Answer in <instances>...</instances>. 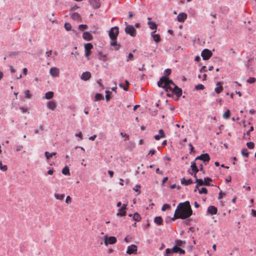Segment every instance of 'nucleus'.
Wrapping results in <instances>:
<instances>
[{"label": "nucleus", "instance_id": "f257e3e1", "mask_svg": "<svg viewBox=\"0 0 256 256\" xmlns=\"http://www.w3.org/2000/svg\"><path fill=\"white\" fill-rule=\"evenodd\" d=\"M192 211L189 202L186 201L180 203L177 206L174 212V218L172 220L187 218L192 214Z\"/></svg>", "mask_w": 256, "mask_h": 256}, {"label": "nucleus", "instance_id": "f03ea898", "mask_svg": "<svg viewBox=\"0 0 256 256\" xmlns=\"http://www.w3.org/2000/svg\"><path fill=\"white\" fill-rule=\"evenodd\" d=\"M158 85L159 87L165 88L166 91L172 92L178 96H180L182 94V89L176 86L172 80L166 77H162L158 82Z\"/></svg>", "mask_w": 256, "mask_h": 256}, {"label": "nucleus", "instance_id": "7ed1b4c3", "mask_svg": "<svg viewBox=\"0 0 256 256\" xmlns=\"http://www.w3.org/2000/svg\"><path fill=\"white\" fill-rule=\"evenodd\" d=\"M119 34V28L118 26H114L110 28L109 31V36L110 40L117 39V36Z\"/></svg>", "mask_w": 256, "mask_h": 256}, {"label": "nucleus", "instance_id": "20e7f679", "mask_svg": "<svg viewBox=\"0 0 256 256\" xmlns=\"http://www.w3.org/2000/svg\"><path fill=\"white\" fill-rule=\"evenodd\" d=\"M125 32L130 36L134 37L136 34V31L133 26L128 25L125 28Z\"/></svg>", "mask_w": 256, "mask_h": 256}, {"label": "nucleus", "instance_id": "39448f33", "mask_svg": "<svg viewBox=\"0 0 256 256\" xmlns=\"http://www.w3.org/2000/svg\"><path fill=\"white\" fill-rule=\"evenodd\" d=\"M116 238L114 236H110L108 237L107 236H106L104 238V244L106 246H108V244H113L116 243Z\"/></svg>", "mask_w": 256, "mask_h": 256}, {"label": "nucleus", "instance_id": "423d86ee", "mask_svg": "<svg viewBox=\"0 0 256 256\" xmlns=\"http://www.w3.org/2000/svg\"><path fill=\"white\" fill-rule=\"evenodd\" d=\"M201 55L204 60H207L212 56V52L208 49H204L202 52Z\"/></svg>", "mask_w": 256, "mask_h": 256}, {"label": "nucleus", "instance_id": "0eeeda50", "mask_svg": "<svg viewBox=\"0 0 256 256\" xmlns=\"http://www.w3.org/2000/svg\"><path fill=\"white\" fill-rule=\"evenodd\" d=\"M93 48V46L91 43H88L84 44L85 56L88 57L91 54V50Z\"/></svg>", "mask_w": 256, "mask_h": 256}, {"label": "nucleus", "instance_id": "6e6552de", "mask_svg": "<svg viewBox=\"0 0 256 256\" xmlns=\"http://www.w3.org/2000/svg\"><path fill=\"white\" fill-rule=\"evenodd\" d=\"M137 250V246L135 244H132L128 247L126 252L128 254H136Z\"/></svg>", "mask_w": 256, "mask_h": 256}, {"label": "nucleus", "instance_id": "1a4fd4ad", "mask_svg": "<svg viewBox=\"0 0 256 256\" xmlns=\"http://www.w3.org/2000/svg\"><path fill=\"white\" fill-rule=\"evenodd\" d=\"M88 2L92 8L94 9L100 8L101 6L100 0H88Z\"/></svg>", "mask_w": 256, "mask_h": 256}, {"label": "nucleus", "instance_id": "9d476101", "mask_svg": "<svg viewBox=\"0 0 256 256\" xmlns=\"http://www.w3.org/2000/svg\"><path fill=\"white\" fill-rule=\"evenodd\" d=\"M50 74L52 77H58L60 76V70L56 67H52L50 70Z\"/></svg>", "mask_w": 256, "mask_h": 256}, {"label": "nucleus", "instance_id": "9b49d317", "mask_svg": "<svg viewBox=\"0 0 256 256\" xmlns=\"http://www.w3.org/2000/svg\"><path fill=\"white\" fill-rule=\"evenodd\" d=\"M202 160L204 162H208L210 160V157L208 154H202L200 155V156H198L196 158V160Z\"/></svg>", "mask_w": 256, "mask_h": 256}, {"label": "nucleus", "instance_id": "f8f14e48", "mask_svg": "<svg viewBox=\"0 0 256 256\" xmlns=\"http://www.w3.org/2000/svg\"><path fill=\"white\" fill-rule=\"evenodd\" d=\"M126 205L124 204L122 205V206L120 208H119L118 212L117 213L116 215L118 216H125L126 214Z\"/></svg>", "mask_w": 256, "mask_h": 256}, {"label": "nucleus", "instance_id": "ddd939ff", "mask_svg": "<svg viewBox=\"0 0 256 256\" xmlns=\"http://www.w3.org/2000/svg\"><path fill=\"white\" fill-rule=\"evenodd\" d=\"M186 18L187 14L184 12L180 13L177 16L178 20L180 22H184Z\"/></svg>", "mask_w": 256, "mask_h": 256}, {"label": "nucleus", "instance_id": "4468645a", "mask_svg": "<svg viewBox=\"0 0 256 256\" xmlns=\"http://www.w3.org/2000/svg\"><path fill=\"white\" fill-rule=\"evenodd\" d=\"M172 250L174 253H179L180 254H185L184 250L180 248L177 246H174L172 248H171Z\"/></svg>", "mask_w": 256, "mask_h": 256}, {"label": "nucleus", "instance_id": "2eb2a0df", "mask_svg": "<svg viewBox=\"0 0 256 256\" xmlns=\"http://www.w3.org/2000/svg\"><path fill=\"white\" fill-rule=\"evenodd\" d=\"M91 78V74L89 72H84L81 76V79L84 80H88Z\"/></svg>", "mask_w": 256, "mask_h": 256}, {"label": "nucleus", "instance_id": "dca6fc26", "mask_svg": "<svg viewBox=\"0 0 256 256\" xmlns=\"http://www.w3.org/2000/svg\"><path fill=\"white\" fill-rule=\"evenodd\" d=\"M82 38L86 40L90 41L92 40L93 37L90 32H86L83 33Z\"/></svg>", "mask_w": 256, "mask_h": 256}, {"label": "nucleus", "instance_id": "f3484780", "mask_svg": "<svg viewBox=\"0 0 256 256\" xmlns=\"http://www.w3.org/2000/svg\"><path fill=\"white\" fill-rule=\"evenodd\" d=\"M217 208L214 206H210L208 208V212L212 215L216 214L217 213Z\"/></svg>", "mask_w": 256, "mask_h": 256}, {"label": "nucleus", "instance_id": "a211bd4d", "mask_svg": "<svg viewBox=\"0 0 256 256\" xmlns=\"http://www.w3.org/2000/svg\"><path fill=\"white\" fill-rule=\"evenodd\" d=\"M223 90V87L220 82H218L216 84V87L214 88V91L217 94H220Z\"/></svg>", "mask_w": 256, "mask_h": 256}, {"label": "nucleus", "instance_id": "6ab92c4d", "mask_svg": "<svg viewBox=\"0 0 256 256\" xmlns=\"http://www.w3.org/2000/svg\"><path fill=\"white\" fill-rule=\"evenodd\" d=\"M148 24L149 27L151 30H154V32H152V33H154L156 32L157 28L156 24L155 22L151 21L148 22Z\"/></svg>", "mask_w": 256, "mask_h": 256}, {"label": "nucleus", "instance_id": "aec40b11", "mask_svg": "<svg viewBox=\"0 0 256 256\" xmlns=\"http://www.w3.org/2000/svg\"><path fill=\"white\" fill-rule=\"evenodd\" d=\"M70 17L72 20H75L80 21L81 20L80 15L76 12L72 13L70 14Z\"/></svg>", "mask_w": 256, "mask_h": 256}, {"label": "nucleus", "instance_id": "412c9836", "mask_svg": "<svg viewBox=\"0 0 256 256\" xmlns=\"http://www.w3.org/2000/svg\"><path fill=\"white\" fill-rule=\"evenodd\" d=\"M54 196L56 200L62 201L65 197V194H60L56 192L54 194Z\"/></svg>", "mask_w": 256, "mask_h": 256}, {"label": "nucleus", "instance_id": "4be33fe9", "mask_svg": "<svg viewBox=\"0 0 256 256\" xmlns=\"http://www.w3.org/2000/svg\"><path fill=\"white\" fill-rule=\"evenodd\" d=\"M154 222L158 225H163V220L161 216H156Z\"/></svg>", "mask_w": 256, "mask_h": 256}, {"label": "nucleus", "instance_id": "5701e85b", "mask_svg": "<svg viewBox=\"0 0 256 256\" xmlns=\"http://www.w3.org/2000/svg\"><path fill=\"white\" fill-rule=\"evenodd\" d=\"M111 40L110 46H114V49L116 50H118L120 48V46L117 44L116 39Z\"/></svg>", "mask_w": 256, "mask_h": 256}, {"label": "nucleus", "instance_id": "b1692460", "mask_svg": "<svg viewBox=\"0 0 256 256\" xmlns=\"http://www.w3.org/2000/svg\"><path fill=\"white\" fill-rule=\"evenodd\" d=\"M56 104L54 101H50L48 102V108L54 110L56 108Z\"/></svg>", "mask_w": 256, "mask_h": 256}, {"label": "nucleus", "instance_id": "393cba45", "mask_svg": "<svg viewBox=\"0 0 256 256\" xmlns=\"http://www.w3.org/2000/svg\"><path fill=\"white\" fill-rule=\"evenodd\" d=\"M181 182L182 184H184L186 186H188L193 183L191 179L186 180L185 178H182L181 180Z\"/></svg>", "mask_w": 256, "mask_h": 256}, {"label": "nucleus", "instance_id": "a878e982", "mask_svg": "<svg viewBox=\"0 0 256 256\" xmlns=\"http://www.w3.org/2000/svg\"><path fill=\"white\" fill-rule=\"evenodd\" d=\"M152 36L154 40L156 42H158L160 40V36L158 34H154L152 32Z\"/></svg>", "mask_w": 256, "mask_h": 256}, {"label": "nucleus", "instance_id": "bb28decb", "mask_svg": "<svg viewBox=\"0 0 256 256\" xmlns=\"http://www.w3.org/2000/svg\"><path fill=\"white\" fill-rule=\"evenodd\" d=\"M56 154V152H53L51 154L49 153L48 152H44V155L47 160H49L51 158L55 156Z\"/></svg>", "mask_w": 256, "mask_h": 256}, {"label": "nucleus", "instance_id": "cd10ccee", "mask_svg": "<svg viewBox=\"0 0 256 256\" xmlns=\"http://www.w3.org/2000/svg\"><path fill=\"white\" fill-rule=\"evenodd\" d=\"M54 96V92H48L45 94L44 98L47 100L51 99Z\"/></svg>", "mask_w": 256, "mask_h": 256}, {"label": "nucleus", "instance_id": "c85d7f7f", "mask_svg": "<svg viewBox=\"0 0 256 256\" xmlns=\"http://www.w3.org/2000/svg\"><path fill=\"white\" fill-rule=\"evenodd\" d=\"M125 82L126 84H127V86H123V84H119V86L121 88H122L124 90L126 91H128V87H129V85H130V82H129L128 80H125Z\"/></svg>", "mask_w": 256, "mask_h": 256}, {"label": "nucleus", "instance_id": "c756f323", "mask_svg": "<svg viewBox=\"0 0 256 256\" xmlns=\"http://www.w3.org/2000/svg\"><path fill=\"white\" fill-rule=\"evenodd\" d=\"M141 216L138 212H136L133 215V219L136 222H140L141 220Z\"/></svg>", "mask_w": 256, "mask_h": 256}, {"label": "nucleus", "instance_id": "7c9ffc66", "mask_svg": "<svg viewBox=\"0 0 256 256\" xmlns=\"http://www.w3.org/2000/svg\"><path fill=\"white\" fill-rule=\"evenodd\" d=\"M173 254L171 248H168L166 250L164 256H172Z\"/></svg>", "mask_w": 256, "mask_h": 256}, {"label": "nucleus", "instance_id": "2f4dec72", "mask_svg": "<svg viewBox=\"0 0 256 256\" xmlns=\"http://www.w3.org/2000/svg\"><path fill=\"white\" fill-rule=\"evenodd\" d=\"M230 112L229 110H228L223 114V118L226 119L230 118Z\"/></svg>", "mask_w": 256, "mask_h": 256}, {"label": "nucleus", "instance_id": "473e14b6", "mask_svg": "<svg viewBox=\"0 0 256 256\" xmlns=\"http://www.w3.org/2000/svg\"><path fill=\"white\" fill-rule=\"evenodd\" d=\"M62 173L64 175L70 174L69 168L66 166L62 170Z\"/></svg>", "mask_w": 256, "mask_h": 256}, {"label": "nucleus", "instance_id": "72a5a7b5", "mask_svg": "<svg viewBox=\"0 0 256 256\" xmlns=\"http://www.w3.org/2000/svg\"><path fill=\"white\" fill-rule=\"evenodd\" d=\"M196 183L198 186H203L204 185V180H203L201 178H196Z\"/></svg>", "mask_w": 256, "mask_h": 256}, {"label": "nucleus", "instance_id": "f704fd0d", "mask_svg": "<svg viewBox=\"0 0 256 256\" xmlns=\"http://www.w3.org/2000/svg\"><path fill=\"white\" fill-rule=\"evenodd\" d=\"M96 100L98 101L104 99V97L102 94H96L95 96Z\"/></svg>", "mask_w": 256, "mask_h": 256}, {"label": "nucleus", "instance_id": "c9c22d12", "mask_svg": "<svg viewBox=\"0 0 256 256\" xmlns=\"http://www.w3.org/2000/svg\"><path fill=\"white\" fill-rule=\"evenodd\" d=\"M25 98H32V94H30L29 90H26L24 92Z\"/></svg>", "mask_w": 256, "mask_h": 256}, {"label": "nucleus", "instance_id": "e433bc0d", "mask_svg": "<svg viewBox=\"0 0 256 256\" xmlns=\"http://www.w3.org/2000/svg\"><path fill=\"white\" fill-rule=\"evenodd\" d=\"M0 169L3 172H5L8 170L7 166L6 165L3 166L2 164V162L1 161L0 162Z\"/></svg>", "mask_w": 256, "mask_h": 256}, {"label": "nucleus", "instance_id": "4c0bfd02", "mask_svg": "<svg viewBox=\"0 0 256 256\" xmlns=\"http://www.w3.org/2000/svg\"><path fill=\"white\" fill-rule=\"evenodd\" d=\"M199 194H206L208 193V190L205 188H202L198 190Z\"/></svg>", "mask_w": 256, "mask_h": 256}, {"label": "nucleus", "instance_id": "58836bf2", "mask_svg": "<svg viewBox=\"0 0 256 256\" xmlns=\"http://www.w3.org/2000/svg\"><path fill=\"white\" fill-rule=\"evenodd\" d=\"M170 73H171L170 69H169V68L166 69L164 72V77H166L167 78H168V76L170 74Z\"/></svg>", "mask_w": 256, "mask_h": 256}, {"label": "nucleus", "instance_id": "ea45409f", "mask_svg": "<svg viewBox=\"0 0 256 256\" xmlns=\"http://www.w3.org/2000/svg\"><path fill=\"white\" fill-rule=\"evenodd\" d=\"M88 28V26L86 24H80L78 26V29L82 31Z\"/></svg>", "mask_w": 256, "mask_h": 256}, {"label": "nucleus", "instance_id": "a19ab883", "mask_svg": "<svg viewBox=\"0 0 256 256\" xmlns=\"http://www.w3.org/2000/svg\"><path fill=\"white\" fill-rule=\"evenodd\" d=\"M106 100L107 101H109L110 98V94H111V92L109 90H106Z\"/></svg>", "mask_w": 256, "mask_h": 256}, {"label": "nucleus", "instance_id": "79ce46f5", "mask_svg": "<svg viewBox=\"0 0 256 256\" xmlns=\"http://www.w3.org/2000/svg\"><path fill=\"white\" fill-rule=\"evenodd\" d=\"M175 243L176 244V246H177L178 247L182 246L183 244V242L181 240H176L175 241Z\"/></svg>", "mask_w": 256, "mask_h": 256}, {"label": "nucleus", "instance_id": "37998d69", "mask_svg": "<svg viewBox=\"0 0 256 256\" xmlns=\"http://www.w3.org/2000/svg\"><path fill=\"white\" fill-rule=\"evenodd\" d=\"M246 146L249 148L252 149L254 146V144L253 142H248L246 143Z\"/></svg>", "mask_w": 256, "mask_h": 256}, {"label": "nucleus", "instance_id": "c03bdc74", "mask_svg": "<svg viewBox=\"0 0 256 256\" xmlns=\"http://www.w3.org/2000/svg\"><path fill=\"white\" fill-rule=\"evenodd\" d=\"M212 180L209 178H206L204 179V185L209 186L210 184L208 183L209 182H212Z\"/></svg>", "mask_w": 256, "mask_h": 256}, {"label": "nucleus", "instance_id": "a18cd8bd", "mask_svg": "<svg viewBox=\"0 0 256 256\" xmlns=\"http://www.w3.org/2000/svg\"><path fill=\"white\" fill-rule=\"evenodd\" d=\"M195 88L198 90H203L204 88V86L202 84H199L195 86Z\"/></svg>", "mask_w": 256, "mask_h": 256}, {"label": "nucleus", "instance_id": "49530a36", "mask_svg": "<svg viewBox=\"0 0 256 256\" xmlns=\"http://www.w3.org/2000/svg\"><path fill=\"white\" fill-rule=\"evenodd\" d=\"M99 59L103 62H106L107 60L106 56L102 54H100Z\"/></svg>", "mask_w": 256, "mask_h": 256}, {"label": "nucleus", "instance_id": "de8ad7c7", "mask_svg": "<svg viewBox=\"0 0 256 256\" xmlns=\"http://www.w3.org/2000/svg\"><path fill=\"white\" fill-rule=\"evenodd\" d=\"M256 81V78H250L248 80L247 82L250 84H253Z\"/></svg>", "mask_w": 256, "mask_h": 256}, {"label": "nucleus", "instance_id": "09e8293b", "mask_svg": "<svg viewBox=\"0 0 256 256\" xmlns=\"http://www.w3.org/2000/svg\"><path fill=\"white\" fill-rule=\"evenodd\" d=\"M242 155L246 156V157H248V152L246 148H244L242 150Z\"/></svg>", "mask_w": 256, "mask_h": 256}, {"label": "nucleus", "instance_id": "8fccbe9b", "mask_svg": "<svg viewBox=\"0 0 256 256\" xmlns=\"http://www.w3.org/2000/svg\"><path fill=\"white\" fill-rule=\"evenodd\" d=\"M120 136H121L122 137H123V138H126V139L124 140H129V138H130V137H129V136H128V134H124V133H123V132H121L120 133Z\"/></svg>", "mask_w": 256, "mask_h": 256}, {"label": "nucleus", "instance_id": "3c124183", "mask_svg": "<svg viewBox=\"0 0 256 256\" xmlns=\"http://www.w3.org/2000/svg\"><path fill=\"white\" fill-rule=\"evenodd\" d=\"M170 208V206L168 204H164L163 205L162 208V211H165L166 210Z\"/></svg>", "mask_w": 256, "mask_h": 256}, {"label": "nucleus", "instance_id": "603ef678", "mask_svg": "<svg viewBox=\"0 0 256 256\" xmlns=\"http://www.w3.org/2000/svg\"><path fill=\"white\" fill-rule=\"evenodd\" d=\"M64 28H65L66 30H70V29L72 28V26H71V24H69V23H66L64 24Z\"/></svg>", "mask_w": 256, "mask_h": 256}, {"label": "nucleus", "instance_id": "864d4df0", "mask_svg": "<svg viewBox=\"0 0 256 256\" xmlns=\"http://www.w3.org/2000/svg\"><path fill=\"white\" fill-rule=\"evenodd\" d=\"M158 132H159V134H160V136L162 138H164L166 137V135L164 133V132L162 129L160 130Z\"/></svg>", "mask_w": 256, "mask_h": 256}, {"label": "nucleus", "instance_id": "5fc2aeb1", "mask_svg": "<svg viewBox=\"0 0 256 256\" xmlns=\"http://www.w3.org/2000/svg\"><path fill=\"white\" fill-rule=\"evenodd\" d=\"M71 202H72V198H70V196H67L66 198V202L67 204H69Z\"/></svg>", "mask_w": 256, "mask_h": 256}, {"label": "nucleus", "instance_id": "6e6d98bb", "mask_svg": "<svg viewBox=\"0 0 256 256\" xmlns=\"http://www.w3.org/2000/svg\"><path fill=\"white\" fill-rule=\"evenodd\" d=\"M190 167L192 168V170L197 168L196 162H191Z\"/></svg>", "mask_w": 256, "mask_h": 256}, {"label": "nucleus", "instance_id": "4d7b16f0", "mask_svg": "<svg viewBox=\"0 0 256 256\" xmlns=\"http://www.w3.org/2000/svg\"><path fill=\"white\" fill-rule=\"evenodd\" d=\"M23 146L22 145H18L16 146V150L17 152L20 151L23 148Z\"/></svg>", "mask_w": 256, "mask_h": 256}, {"label": "nucleus", "instance_id": "13d9d810", "mask_svg": "<svg viewBox=\"0 0 256 256\" xmlns=\"http://www.w3.org/2000/svg\"><path fill=\"white\" fill-rule=\"evenodd\" d=\"M22 113L28 112L29 113L27 108L21 107L20 108Z\"/></svg>", "mask_w": 256, "mask_h": 256}, {"label": "nucleus", "instance_id": "bf43d9fd", "mask_svg": "<svg viewBox=\"0 0 256 256\" xmlns=\"http://www.w3.org/2000/svg\"><path fill=\"white\" fill-rule=\"evenodd\" d=\"M40 130H43V126L42 125L40 126L39 129H36L34 130V133L36 134H38Z\"/></svg>", "mask_w": 256, "mask_h": 256}, {"label": "nucleus", "instance_id": "052dcab7", "mask_svg": "<svg viewBox=\"0 0 256 256\" xmlns=\"http://www.w3.org/2000/svg\"><path fill=\"white\" fill-rule=\"evenodd\" d=\"M140 188V186L139 185H136V188H134V190L138 192V194H140V190L138 189L139 188Z\"/></svg>", "mask_w": 256, "mask_h": 256}, {"label": "nucleus", "instance_id": "680f3d73", "mask_svg": "<svg viewBox=\"0 0 256 256\" xmlns=\"http://www.w3.org/2000/svg\"><path fill=\"white\" fill-rule=\"evenodd\" d=\"M134 59V55L132 53H130L128 56V59L127 61L130 60H132Z\"/></svg>", "mask_w": 256, "mask_h": 256}, {"label": "nucleus", "instance_id": "e2e57ef3", "mask_svg": "<svg viewBox=\"0 0 256 256\" xmlns=\"http://www.w3.org/2000/svg\"><path fill=\"white\" fill-rule=\"evenodd\" d=\"M75 136L79 137L81 140L83 138L82 134L81 132H79L78 134H76Z\"/></svg>", "mask_w": 256, "mask_h": 256}, {"label": "nucleus", "instance_id": "0e129e2a", "mask_svg": "<svg viewBox=\"0 0 256 256\" xmlns=\"http://www.w3.org/2000/svg\"><path fill=\"white\" fill-rule=\"evenodd\" d=\"M224 195V194L222 192V191H220V192H219V194H218V199H221L222 198Z\"/></svg>", "mask_w": 256, "mask_h": 256}, {"label": "nucleus", "instance_id": "69168bd1", "mask_svg": "<svg viewBox=\"0 0 256 256\" xmlns=\"http://www.w3.org/2000/svg\"><path fill=\"white\" fill-rule=\"evenodd\" d=\"M154 138L156 140H159L160 138H162L159 134L154 136Z\"/></svg>", "mask_w": 256, "mask_h": 256}, {"label": "nucleus", "instance_id": "338daca9", "mask_svg": "<svg viewBox=\"0 0 256 256\" xmlns=\"http://www.w3.org/2000/svg\"><path fill=\"white\" fill-rule=\"evenodd\" d=\"M252 215L253 216L256 217V210H252Z\"/></svg>", "mask_w": 256, "mask_h": 256}, {"label": "nucleus", "instance_id": "774afa93", "mask_svg": "<svg viewBox=\"0 0 256 256\" xmlns=\"http://www.w3.org/2000/svg\"><path fill=\"white\" fill-rule=\"evenodd\" d=\"M207 70H206V66H203L201 70H200V72H206Z\"/></svg>", "mask_w": 256, "mask_h": 256}]
</instances>
